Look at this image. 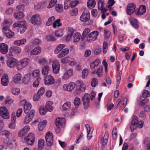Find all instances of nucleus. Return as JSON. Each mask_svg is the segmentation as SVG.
Here are the masks:
<instances>
[{
  "instance_id": "obj_1",
  "label": "nucleus",
  "mask_w": 150,
  "mask_h": 150,
  "mask_svg": "<svg viewBox=\"0 0 150 150\" xmlns=\"http://www.w3.org/2000/svg\"><path fill=\"white\" fill-rule=\"evenodd\" d=\"M143 124V121H140L139 122L138 118L136 116H134L132 118L130 128L132 131L136 129L137 127H138L139 128H142Z\"/></svg>"
},
{
  "instance_id": "obj_2",
  "label": "nucleus",
  "mask_w": 150,
  "mask_h": 150,
  "mask_svg": "<svg viewBox=\"0 0 150 150\" xmlns=\"http://www.w3.org/2000/svg\"><path fill=\"white\" fill-rule=\"evenodd\" d=\"M30 62V60L28 58H24L20 60L17 66L18 70L22 69L28 64Z\"/></svg>"
},
{
  "instance_id": "obj_3",
  "label": "nucleus",
  "mask_w": 150,
  "mask_h": 150,
  "mask_svg": "<svg viewBox=\"0 0 150 150\" xmlns=\"http://www.w3.org/2000/svg\"><path fill=\"white\" fill-rule=\"evenodd\" d=\"M35 137L34 134L30 133L28 135L24 138L25 142L28 145H32L35 140Z\"/></svg>"
},
{
  "instance_id": "obj_4",
  "label": "nucleus",
  "mask_w": 150,
  "mask_h": 150,
  "mask_svg": "<svg viewBox=\"0 0 150 150\" xmlns=\"http://www.w3.org/2000/svg\"><path fill=\"white\" fill-rule=\"evenodd\" d=\"M0 114L1 117L4 119H8L10 118L8 109L5 107H0Z\"/></svg>"
},
{
  "instance_id": "obj_5",
  "label": "nucleus",
  "mask_w": 150,
  "mask_h": 150,
  "mask_svg": "<svg viewBox=\"0 0 150 150\" xmlns=\"http://www.w3.org/2000/svg\"><path fill=\"white\" fill-rule=\"evenodd\" d=\"M65 122V119L60 118L59 117L57 118L56 120L55 124L56 126L58 127L57 128L56 130L58 132L59 131H60L59 127L60 126H64Z\"/></svg>"
},
{
  "instance_id": "obj_6",
  "label": "nucleus",
  "mask_w": 150,
  "mask_h": 150,
  "mask_svg": "<svg viewBox=\"0 0 150 150\" xmlns=\"http://www.w3.org/2000/svg\"><path fill=\"white\" fill-rule=\"evenodd\" d=\"M45 138L47 145L49 146H51L53 143V134L52 133L48 132L46 134Z\"/></svg>"
},
{
  "instance_id": "obj_7",
  "label": "nucleus",
  "mask_w": 150,
  "mask_h": 150,
  "mask_svg": "<svg viewBox=\"0 0 150 150\" xmlns=\"http://www.w3.org/2000/svg\"><path fill=\"white\" fill-rule=\"evenodd\" d=\"M90 14L89 12L86 11L82 13L80 19L82 22H87L90 20Z\"/></svg>"
},
{
  "instance_id": "obj_8",
  "label": "nucleus",
  "mask_w": 150,
  "mask_h": 150,
  "mask_svg": "<svg viewBox=\"0 0 150 150\" xmlns=\"http://www.w3.org/2000/svg\"><path fill=\"white\" fill-rule=\"evenodd\" d=\"M136 5L133 3H130L127 6L126 9V13L128 15H130L135 11Z\"/></svg>"
},
{
  "instance_id": "obj_9",
  "label": "nucleus",
  "mask_w": 150,
  "mask_h": 150,
  "mask_svg": "<svg viewBox=\"0 0 150 150\" xmlns=\"http://www.w3.org/2000/svg\"><path fill=\"white\" fill-rule=\"evenodd\" d=\"M45 83L47 85H49L53 84L55 83L54 78L51 76H46L44 79Z\"/></svg>"
},
{
  "instance_id": "obj_10",
  "label": "nucleus",
  "mask_w": 150,
  "mask_h": 150,
  "mask_svg": "<svg viewBox=\"0 0 150 150\" xmlns=\"http://www.w3.org/2000/svg\"><path fill=\"white\" fill-rule=\"evenodd\" d=\"M35 113V111L32 110L29 114H27L25 117L24 123L26 124L28 123L32 120Z\"/></svg>"
},
{
  "instance_id": "obj_11",
  "label": "nucleus",
  "mask_w": 150,
  "mask_h": 150,
  "mask_svg": "<svg viewBox=\"0 0 150 150\" xmlns=\"http://www.w3.org/2000/svg\"><path fill=\"white\" fill-rule=\"evenodd\" d=\"M99 33L97 31H94L88 35L87 38V40H95L97 39V37Z\"/></svg>"
},
{
  "instance_id": "obj_12",
  "label": "nucleus",
  "mask_w": 150,
  "mask_h": 150,
  "mask_svg": "<svg viewBox=\"0 0 150 150\" xmlns=\"http://www.w3.org/2000/svg\"><path fill=\"white\" fill-rule=\"evenodd\" d=\"M31 23L34 24H40L41 23L40 18L38 14L32 16L31 18Z\"/></svg>"
},
{
  "instance_id": "obj_13",
  "label": "nucleus",
  "mask_w": 150,
  "mask_h": 150,
  "mask_svg": "<svg viewBox=\"0 0 150 150\" xmlns=\"http://www.w3.org/2000/svg\"><path fill=\"white\" fill-rule=\"evenodd\" d=\"M90 96L88 93H85L82 98V101L85 108L88 106V103L90 101Z\"/></svg>"
},
{
  "instance_id": "obj_14",
  "label": "nucleus",
  "mask_w": 150,
  "mask_h": 150,
  "mask_svg": "<svg viewBox=\"0 0 150 150\" xmlns=\"http://www.w3.org/2000/svg\"><path fill=\"white\" fill-rule=\"evenodd\" d=\"M76 85L73 82H70L68 84H64L63 86V88L64 90H67L68 91H72L75 88Z\"/></svg>"
},
{
  "instance_id": "obj_15",
  "label": "nucleus",
  "mask_w": 150,
  "mask_h": 150,
  "mask_svg": "<svg viewBox=\"0 0 150 150\" xmlns=\"http://www.w3.org/2000/svg\"><path fill=\"white\" fill-rule=\"evenodd\" d=\"M29 129V127L28 125L25 126L23 128L19 131L18 133V136L20 137H23L28 132Z\"/></svg>"
},
{
  "instance_id": "obj_16",
  "label": "nucleus",
  "mask_w": 150,
  "mask_h": 150,
  "mask_svg": "<svg viewBox=\"0 0 150 150\" xmlns=\"http://www.w3.org/2000/svg\"><path fill=\"white\" fill-rule=\"evenodd\" d=\"M17 64L16 60L14 58L9 59L6 62L8 67L10 68L13 67L16 65Z\"/></svg>"
},
{
  "instance_id": "obj_17",
  "label": "nucleus",
  "mask_w": 150,
  "mask_h": 150,
  "mask_svg": "<svg viewBox=\"0 0 150 150\" xmlns=\"http://www.w3.org/2000/svg\"><path fill=\"white\" fill-rule=\"evenodd\" d=\"M8 47L7 45L5 43L0 44V52L2 54H5L8 51Z\"/></svg>"
},
{
  "instance_id": "obj_18",
  "label": "nucleus",
  "mask_w": 150,
  "mask_h": 150,
  "mask_svg": "<svg viewBox=\"0 0 150 150\" xmlns=\"http://www.w3.org/2000/svg\"><path fill=\"white\" fill-rule=\"evenodd\" d=\"M73 74V70L71 69L67 70L64 74L62 76V79L64 80H66L68 79L69 78L72 76Z\"/></svg>"
},
{
  "instance_id": "obj_19",
  "label": "nucleus",
  "mask_w": 150,
  "mask_h": 150,
  "mask_svg": "<svg viewBox=\"0 0 150 150\" xmlns=\"http://www.w3.org/2000/svg\"><path fill=\"white\" fill-rule=\"evenodd\" d=\"M146 11V7L144 5H142L139 9L135 11V13L137 15H141L144 13Z\"/></svg>"
},
{
  "instance_id": "obj_20",
  "label": "nucleus",
  "mask_w": 150,
  "mask_h": 150,
  "mask_svg": "<svg viewBox=\"0 0 150 150\" xmlns=\"http://www.w3.org/2000/svg\"><path fill=\"white\" fill-rule=\"evenodd\" d=\"M9 80L8 76L6 74H4L2 77L1 83L3 86H7Z\"/></svg>"
},
{
  "instance_id": "obj_21",
  "label": "nucleus",
  "mask_w": 150,
  "mask_h": 150,
  "mask_svg": "<svg viewBox=\"0 0 150 150\" xmlns=\"http://www.w3.org/2000/svg\"><path fill=\"white\" fill-rule=\"evenodd\" d=\"M3 31L5 33L10 30L9 27L10 26V23L7 21H5L3 23Z\"/></svg>"
},
{
  "instance_id": "obj_22",
  "label": "nucleus",
  "mask_w": 150,
  "mask_h": 150,
  "mask_svg": "<svg viewBox=\"0 0 150 150\" xmlns=\"http://www.w3.org/2000/svg\"><path fill=\"white\" fill-rule=\"evenodd\" d=\"M108 136L109 134L108 132L106 131L104 137L101 139L102 144L103 145H105L107 144L108 141Z\"/></svg>"
},
{
  "instance_id": "obj_23",
  "label": "nucleus",
  "mask_w": 150,
  "mask_h": 150,
  "mask_svg": "<svg viewBox=\"0 0 150 150\" xmlns=\"http://www.w3.org/2000/svg\"><path fill=\"white\" fill-rule=\"evenodd\" d=\"M31 105L28 102H25L24 105V111L25 113H28L30 110Z\"/></svg>"
},
{
  "instance_id": "obj_24",
  "label": "nucleus",
  "mask_w": 150,
  "mask_h": 150,
  "mask_svg": "<svg viewBox=\"0 0 150 150\" xmlns=\"http://www.w3.org/2000/svg\"><path fill=\"white\" fill-rule=\"evenodd\" d=\"M69 52V50L68 48H64L62 50L61 52L58 54L57 57L59 58H61L67 55Z\"/></svg>"
},
{
  "instance_id": "obj_25",
  "label": "nucleus",
  "mask_w": 150,
  "mask_h": 150,
  "mask_svg": "<svg viewBox=\"0 0 150 150\" xmlns=\"http://www.w3.org/2000/svg\"><path fill=\"white\" fill-rule=\"evenodd\" d=\"M90 32V30L89 28H86L83 31L81 35V40H83L86 37L88 34Z\"/></svg>"
},
{
  "instance_id": "obj_26",
  "label": "nucleus",
  "mask_w": 150,
  "mask_h": 150,
  "mask_svg": "<svg viewBox=\"0 0 150 150\" xmlns=\"http://www.w3.org/2000/svg\"><path fill=\"white\" fill-rule=\"evenodd\" d=\"M41 52V48L40 47H37L33 49L31 52L30 55H31L38 54Z\"/></svg>"
},
{
  "instance_id": "obj_27",
  "label": "nucleus",
  "mask_w": 150,
  "mask_h": 150,
  "mask_svg": "<svg viewBox=\"0 0 150 150\" xmlns=\"http://www.w3.org/2000/svg\"><path fill=\"white\" fill-rule=\"evenodd\" d=\"M47 121L46 120H44L42 122H40L38 124V129L39 131H42L45 127L46 125Z\"/></svg>"
},
{
  "instance_id": "obj_28",
  "label": "nucleus",
  "mask_w": 150,
  "mask_h": 150,
  "mask_svg": "<svg viewBox=\"0 0 150 150\" xmlns=\"http://www.w3.org/2000/svg\"><path fill=\"white\" fill-rule=\"evenodd\" d=\"M14 18L17 20L22 19L24 17L23 13L21 12H17L14 13Z\"/></svg>"
},
{
  "instance_id": "obj_29",
  "label": "nucleus",
  "mask_w": 150,
  "mask_h": 150,
  "mask_svg": "<svg viewBox=\"0 0 150 150\" xmlns=\"http://www.w3.org/2000/svg\"><path fill=\"white\" fill-rule=\"evenodd\" d=\"M26 41V39H23L20 40H18L15 41L14 44L16 45L20 46L25 44Z\"/></svg>"
},
{
  "instance_id": "obj_30",
  "label": "nucleus",
  "mask_w": 150,
  "mask_h": 150,
  "mask_svg": "<svg viewBox=\"0 0 150 150\" xmlns=\"http://www.w3.org/2000/svg\"><path fill=\"white\" fill-rule=\"evenodd\" d=\"M99 62V59H96L90 65V68L92 69H94L98 65Z\"/></svg>"
},
{
  "instance_id": "obj_31",
  "label": "nucleus",
  "mask_w": 150,
  "mask_h": 150,
  "mask_svg": "<svg viewBox=\"0 0 150 150\" xmlns=\"http://www.w3.org/2000/svg\"><path fill=\"white\" fill-rule=\"evenodd\" d=\"M85 126L87 131V138L88 139H90L92 137V132H91L90 127L88 124H86Z\"/></svg>"
},
{
  "instance_id": "obj_32",
  "label": "nucleus",
  "mask_w": 150,
  "mask_h": 150,
  "mask_svg": "<svg viewBox=\"0 0 150 150\" xmlns=\"http://www.w3.org/2000/svg\"><path fill=\"white\" fill-rule=\"evenodd\" d=\"M65 45L64 44H59L55 49L54 50L55 53L58 54L63 48L65 47Z\"/></svg>"
},
{
  "instance_id": "obj_33",
  "label": "nucleus",
  "mask_w": 150,
  "mask_h": 150,
  "mask_svg": "<svg viewBox=\"0 0 150 150\" xmlns=\"http://www.w3.org/2000/svg\"><path fill=\"white\" fill-rule=\"evenodd\" d=\"M21 75L20 74H16L13 78L14 82L15 83H18L21 81Z\"/></svg>"
},
{
  "instance_id": "obj_34",
  "label": "nucleus",
  "mask_w": 150,
  "mask_h": 150,
  "mask_svg": "<svg viewBox=\"0 0 150 150\" xmlns=\"http://www.w3.org/2000/svg\"><path fill=\"white\" fill-rule=\"evenodd\" d=\"M96 3L95 0H88L87 1V6L89 8H92L94 7Z\"/></svg>"
},
{
  "instance_id": "obj_35",
  "label": "nucleus",
  "mask_w": 150,
  "mask_h": 150,
  "mask_svg": "<svg viewBox=\"0 0 150 150\" xmlns=\"http://www.w3.org/2000/svg\"><path fill=\"white\" fill-rule=\"evenodd\" d=\"M26 23V22L24 21H19L16 22L13 25V28L19 27V28L22 25Z\"/></svg>"
},
{
  "instance_id": "obj_36",
  "label": "nucleus",
  "mask_w": 150,
  "mask_h": 150,
  "mask_svg": "<svg viewBox=\"0 0 150 150\" xmlns=\"http://www.w3.org/2000/svg\"><path fill=\"white\" fill-rule=\"evenodd\" d=\"M130 22L131 24L134 28L137 29L138 28L136 19L134 18H131L130 20Z\"/></svg>"
},
{
  "instance_id": "obj_37",
  "label": "nucleus",
  "mask_w": 150,
  "mask_h": 150,
  "mask_svg": "<svg viewBox=\"0 0 150 150\" xmlns=\"http://www.w3.org/2000/svg\"><path fill=\"white\" fill-rule=\"evenodd\" d=\"M50 101H48L46 103L45 108L47 110V111H49L50 112H51L53 109V107L50 105Z\"/></svg>"
},
{
  "instance_id": "obj_38",
  "label": "nucleus",
  "mask_w": 150,
  "mask_h": 150,
  "mask_svg": "<svg viewBox=\"0 0 150 150\" xmlns=\"http://www.w3.org/2000/svg\"><path fill=\"white\" fill-rule=\"evenodd\" d=\"M50 70L49 67V66L46 65L44 66L42 69V72L44 75L47 74Z\"/></svg>"
},
{
  "instance_id": "obj_39",
  "label": "nucleus",
  "mask_w": 150,
  "mask_h": 150,
  "mask_svg": "<svg viewBox=\"0 0 150 150\" xmlns=\"http://www.w3.org/2000/svg\"><path fill=\"white\" fill-rule=\"evenodd\" d=\"M31 76L29 74L26 75L23 79V81L24 83L26 84L29 82L31 79Z\"/></svg>"
},
{
  "instance_id": "obj_40",
  "label": "nucleus",
  "mask_w": 150,
  "mask_h": 150,
  "mask_svg": "<svg viewBox=\"0 0 150 150\" xmlns=\"http://www.w3.org/2000/svg\"><path fill=\"white\" fill-rule=\"evenodd\" d=\"M71 104L70 102H67L65 103L62 106L63 109L67 110L69 109L71 107Z\"/></svg>"
},
{
  "instance_id": "obj_41",
  "label": "nucleus",
  "mask_w": 150,
  "mask_h": 150,
  "mask_svg": "<svg viewBox=\"0 0 150 150\" xmlns=\"http://www.w3.org/2000/svg\"><path fill=\"white\" fill-rule=\"evenodd\" d=\"M39 112L41 115H44L46 114L47 111L44 106H41L40 108Z\"/></svg>"
},
{
  "instance_id": "obj_42",
  "label": "nucleus",
  "mask_w": 150,
  "mask_h": 150,
  "mask_svg": "<svg viewBox=\"0 0 150 150\" xmlns=\"http://www.w3.org/2000/svg\"><path fill=\"white\" fill-rule=\"evenodd\" d=\"M81 38V34L79 33H77L75 35L74 37V42H78Z\"/></svg>"
},
{
  "instance_id": "obj_43",
  "label": "nucleus",
  "mask_w": 150,
  "mask_h": 150,
  "mask_svg": "<svg viewBox=\"0 0 150 150\" xmlns=\"http://www.w3.org/2000/svg\"><path fill=\"white\" fill-rule=\"evenodd\" d=\"M44 140L42 139H40L39 140L38 145L40 149H41L44 147Z\"/></svg>"
},
{
  "instance_id": "obj_44",
  "label": "nucleus",
  "mask_w": 150,
  "mask_h": 150,
  "mask_svg": "<svg viewBox=\"0 0 150 150\" xmlns=\"http://www.w3.org/2000/svg\"><path fill=\"white\" fill-rule=\"evenodd\" d=\"M11 92L13 95H16L20 93V90L18 88H13L12 89Z\"/></svg>"
},
{
  "instance_id": "obj_45",
  "label": "nucleus",
  "mask_w": 150,
  "mask_h": 150,
  "mask_svg": "<svg viewBox=\"0 0 150 150\" xmlns=\"http://www.w3.org/2000/svg\"><path fill=\"white\" fill-rule=\"evenodd\" d=\"M80 100V99L79 98L76 97L75 98L74 101V104L75 106V108H77L79 106Z\"/></svg>"
},
{
  "instance_id": "obj_46",
  "label": "nucleus",
  "mask_w": 150,
  "mask_h": 150,
  "mask_svg": "<svg viewBox=\"0 0 150 150\" xmlns=\"http://www.w3.org/2000/svg\"><path fill=\"white\" fill-rule=\"evenodd\" d=\"M127 102V98H124L123 100V103H121V105H120V110H123L125 107Z\"/></svg>"
},
{
  "instance_id": "obj_47",
  "label": "nucleus",
  "mask_w": 150,
  "mask_h": 150,
  "mask_svg": "<svg viewBox=\"0 0 150 150\" xmlns=\"http://www.w3.org/2000/svg\"><path fill=\"white\" fill-rule=\"evenodd\" d=\"M55 9L57 11L61 12L63 10V6L61 4H57L55 6Z\"/></svg>"
},
{
  "instance_id": "obj_48",
  "label": "nucleus",
  "mask_w": 150,
  "mask_h": 150,
  "mask_svg": "<svg viewBox=\"0 0 150 150\" xmlns=\"http://www.w3.org/2000/svg\"><path fill=\"white\" fill-rule=\"evenodd\" d=\"M41 79L40 77H38L36 79L35 81L33 83V86L34 87H38L39 85V82Z\"/></svg>"
},
{
  "instance_id": "obj_49",
  "label": "nucleus",
  "mask_w": 150,
  "mask_h": 150,
  "mask_svg": "<svg viewBox=\"0 0 150 150\" xmlns=\"http://www.w3.org/2000/svg\"><path fill=\"white\" fill-rule=\"evenodd\" d=\"M104 3L103 0H99L98 2V9L100 10L103 8Z\"/></svg>"
},
{
  "instance_id": "obj_50",
  "label": "nucleus",
  "mask_w": 150,
  "mask_h": 150,
  "mask_svg": "<svg viewBox=\"0 0 150 150\" xmlns=\"http://www.w3.org/2000/svg\"><path fill=\"white\" fill-rule=\"evenodd\" d=\"M27 29V26L26 23L22 25L19 28L20 31L21 33L22 34L24 33Z\"/></svg>"
},
{
  "instance_id": "obj_51",
  "label": "nucleus",
  "mask_w": 150,
  "mask_h": 150,
  "mask_svg": "<svg viewBox=\"0 0 150 150\" xmlns=\"http://www.w3.org/2000/svg\"><path fill=\"white\" fill-rule=\"evenodd\" d=\"M6 36L8 38H11L14 35V32H12L10 30L9 31H8L7 33H5Z\"/></svg>"
},
{
  "instance_id": "obj_52",
  "label": "nucleus",
  "mask_w": 150,
  "mask_h": 150,
  "mask_svg": "<svg viewBox=\"0 0 150 150\" xmlns=\"http://www.w3.org/2000/svg\"><path fill=\"white\" fill-rule=\"evenodd\" d=\"M60 19H58L56 20L53 23V27L54 28H55L57 25L58 27L61 26L62 25V23H60Z\"/></svg>"
},
{
  "instance_id": "obj_53",
  "label": "nucleus",
  "mask_w": 150,
  "mask_h": 150,
  "mask_svg": "<svg viewBox=\"0 0 150 150\" xmlns=\"http://www.w3.org/2000/svg\"><path fill=\"white\" fill-rule=\"evenodd\" d=\"M55 19V17L52 16L49 18L47 21L46 23V24L48 26L50 25L52 23V22Z\"/></svg>"
},
{
  "instance_id": "obj_54",
  "label": "nucleus",
  "mask_w": 150,
  "mask_h": 150,
  "mask_svg": "<svg viewBox=\"0 0 150 150\" xmlns=\"http://www.w3.org/2000/svg\"><path fill=\"white\" fill-rule=\"evenodd\" d=\"M57 2V0H51L49 3V5L48 6V8H50L53 7L56 4Z\"/></svg>"
},
{
  "instance_id": "obj_55",
  "label": "nucleus",
  "mask_w": 150,
  "mask_h": 150,
  "mask_svg": "<svg viewBox=\"0 0 150 150\" xmlns=\"http://www.w3.org/2000/svg\"><path fill=\"white\" fill-rule=\"evenodd\" d=\"M13 49L14 52L17 54H19L21 51V48L18 47H14Z\"/></svg>"
},
{
  "instance_id": "obj_56",
  "label": "nucleus",
  "mask_w": 150,
  "mask_h": 150,
  "mask_svg": "<svg viewBox=\"0 0 150 150\" xmlns=\"http://www.w3.org/2000/svg\"><path fill=\"white\" fill-rule=\"evenodd\" d=\"M88 75V70L87 69H84L82 72L81 77L82 78L85 79L87 77Z\"/></svg>"
},
{
  "instance_id": "obj_57",
  "label": "nucleus",
  "mask_w": 150,
  "mask_h": 150,
  "mask_svg": "<svg viewBox=\"0 0 150 150\" xmlns=\"http://www.w3.org/2000/svg\"><path fill=\"white\" fill-rule=\"evenodd\" d=\"M104 33L105 37L106 38H108L111 34L110 32L107 29H105L104 30Z\"/></svg>"
},
{
  "instance_id": "obj_58",
  "label": "nucleus",
  "mask_w": 150,
  "mask_h": 150,
  "mask_svg": "<svg viewBox=\"0 0 150 150\" xmlns=\"http://www.w3.org/2000/svg\"><path fill=\"white\" fill-rule=\"evenodd\" d=\"M41 43V41L39 39H35L32 42V44L34 46L39 45Z\"/></svg>"
},
{
  "instance_id": "obj_59",
  "label": "nucleus",
  "mask_w": 150,
  "mask_h": 150,
  "mask_svg": "<svg viewBox=\"0 0 150 150\" xmlns=\"http://www.w3.org/2000/svg\"><path fill=\"white\" fill-rule=\"evenodd\" d=\"M78 12V9L76 8L70 11V14L72 16H75L77 15Z\"/></svg>"
},
{
  "instance_id": "obj_60",
  "label": "nucleus",
  "mask_w": 150,
  "mask_h": 150,
  "mask_svg": "<svg viewBox=\"0 0 150 150\" xmlns=\"http://www.w3.org/2000/svg\"><path fill=\"white\" fill-rule=\"evenodd\" d=\"M150 94L148 91L147 90H144L142 93V97L144 98H146L149 97Z\"/></svg>"
},
{
  "instance_id": "obj_61",
  "label": "nucleus",
  "mask_w": 150,
  "mask_h": 150,
  "mask_svg": "<svg viewBox=\"0 0 150 150\" xmlns=\"http://www.w3.org/2000/svg\"><path fill=\"white\" fill-rule=\"evenodd\" d=\"M46 38L49 41H54L56 40L54 37L51 35L46 36Z\"/></svg>"
},
{
  "instance_id": "obj_62",
  "label": "nucleus",
  "mask_w": 150,
  "mask_h": 150,
  "mask_svg": "<svg viewBox=\"0 0 150 150\" xmlns=\"http://www.w3.org/2000/svg\"><path fill=\"white\" fill-rule=\"evenodd\" d=\"M63 33L62 31L61 30H59L56 31L55 33V35L57 37L62 36L63 35Z\"/></svg>"
},
{
  "instance_id": "obj_63",
  "label": "nucleus",
  "mask_w": 150,
  "mask_h": 150,
  "mask_svg": "<svg viewBox=\"0 0 150 150\" xmlns=\"http://www.w3.org/2000/svg\"><path fill=\"white\" fill-rule=\"evenodd\" d=\"M60 64L59 63L57 60H54L52 64V67H54L58 68H60Z\"/></svg>"
},
{
  "instance_id": "obj_64",
  "label": "nucleus",
  "mask_w": 150,
  "mask_h": 150,
  "mask_svg": "<svg viewBox=\"0 0 150 150\" xmlns=\"http://www.w3.org/2000/svg\"><path fill=\"white\" fill-rule=\"evenodd\" d=\"M45 89L43 87H41L38 90L37 93L42 96L43 95L45 92Z\"/></svg>"
}]
</instances>
